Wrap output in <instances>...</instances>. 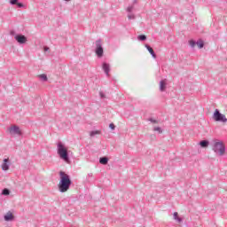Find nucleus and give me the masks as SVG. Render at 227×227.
I'll return each mask as SVG.
<instances>
[{"mask_svg": "<svg viewBox=\"0 0 227 227\" xmlns=\"http://www.w3.org/2000/svg\"><path fill=\"white\" fill-rule=\"evenodd\" d=\"M3 171H8L10 169V166L8 165V159L4 160V163L2 164Z\"/></svg>", "mask_w": 227, "mask_h": 227, "instance_id": "nucleus-9", "label": "nucleus"}, {"mask_svg": "<svg viewBox=\"0 0 227 227\" xmlns=\"http://www.w3.org/2000/svg\"><path fill=\"white\" fill-rule=\"evenodd\" d=\"M109 128H110L112 130H114V129H115L114 123H110Z\"/></svg>", "mask_w": 227, "mask_h": 227, "instance_id": "nucleus-23", "label": "nucleus"}, {"mask_svg": "<svg viewBox=\"0 0 227 227\" xmlns=\"http://www.w3.org/2000/svg\"><path fill=\"white\" fill-rule=\"evenodd\" d=\"M108 161L109 160L106 157L100 158L99 160L100 164H104V165L107 164Z\"/></svg>", "mask_w": 227, "mask_h": 227, "instance_id": "nucleus-15", "label": "nucleus"}, {"mask_svg": "<svg viewBox=\"0 0 227 227\" xmlns=\"http://www.w3.org/2000/svg\"><path fill=\"white\" fill-rule=\"evenodd\" d=\"M58 154L62 160H65V162H70L68 158V148H67V146H65L61 142L58 143Z\"/></svg>", "mask_w": 227, "mask_h": 227, "instance_id": "nucleus-2", "label": "nucleus"}, {"mask_svg": "<svg viewBox=\"0 0 227 227\" xmlns=\"http://www.w3.org/2000/svg\"><path fill=\"white\" fill-rule=\"evenodd\" d=\"M214 150L216 153H219V155H224V144H223V142H215Z\"/></svg>", "mask_w": 227, "mask_h": 227, "instance_id": "nucleus-4", "label": "nucleus"}, {"mask_svg": "<svg viewBox=\"0 0 227 227\" xmlns=\"http://www.w3.org/2000/svg\"><path fill=\"white\" fill-rule=\"evenodd\" d=\"M155 132H159V134H162V129L159 127L154 128Z\"/></svg>", "mask_w": 227, "mask_h": 227, "instance_id": "nucleus-20", "label": "nucleus"}, {"mask_svg": "<svg viewBox=\"0 0 227 227\" xmlns=\"http://www.w3.org/2000/svg\"><path fill=\"white\" fill-rule=\"evenodd\" d=\"M138 40H141L142 42H145V40H146V35H138Z\"/></svg>", "mask_w": 227, "mask_h": 227, "instance_id": "nucleus-18", "label": "nucleus"}, {"mask_svg": "<svg viewBox=\"0 0 227 227\" xmlns=\"http://www.w3.org/2000/svg\"><path fill=\"white\" fill-rule=\"evenodd\" d=\"M16 4L19 6V8H22V6H24V4H22L20 3H17Z\"/></svg>", "mask_w": 227, "mask_h": 227, "instance_id": "nucleus-25", "label": "nucleus"}, {"mask_svg": "<svg viewBox=\"0 0 227 227\" xmlns=\"http://www.w3.org/2000/svg\"><path fill=\"white\" fill-rule=\"evenodd\" d=\"M39 78L42 79L43 81H47V74H40Z\"/></svg>", "mask_w": 227, "mask_h": 227, "instance_id": "nucleus-19", "label": "nucleus"}, {"mask_svg": "<svg viewBox=\"0 0 227 227\" xmlns=\"http://www.w3.org/2000/svg\"><path fill=\"white\" fill-rule=\"evenodd\" d=\"M128 19H129V20L134 19V15H129Z\"/></svg>", "mask_w": 227, "mask_h": 227, "instance_id": "nucleus-26", "label": "nucleus"}, {"mask_svg": "<svg viewBox=\"0 0 227 227\" xmlns=\"http://www.w3.org/2000/svg\"><path fill=\"white\" fill-rule=\"evenodd\" d=\"M3 194H4V196H8V194H10V191H9L8 189H4V190L3 191Z\"/></svg>", "mask_w": 227, "mask_h": 227, "instance_id": "nucleus-21", "label": "nucleus"}, {"mask_svg": "<svg viewBox=\"0 0 227 227\" xmlns=\"http://www.w3.org/2000/svg\"><path fill=\"white\" fill-rule=\"evenodd\" d=\"M11 136H20L21 131L18 126H12L9 129Z\"/></svg>", "mask_w": 227, "mask_h": 227, "instance_id": "nucleus-6", "label": "nucleus"}, {"mask_svg": "<svg viewBox=\"0 0 227 227\" xmlns=\"http://www.w3.org/2000/svg\"><path fill=\"white\" fill-rule=\"evenodd\" d=\"M103 70L106 75H109L110 67L107 63H103Z\"/></svg>", "mask_w": 227, "mask_h": 227, "instance_id": "nucleus-10", "label": "nucleus"}, {"mask_svg": "<svg viewBox=\"0 0 227 227\" xmlns=\"http://www.w3.org/2000/svg\"><path fill=\"white\" fill-rule=\"evenodd\" d=\"M197 45H198L199 49H203V46L205 44L203 43V41H199V42H197Z\"/></svg>", "mask_w": 227, "mask_h": 227, "instance_id": "nucleus-17", "label": "nucleus"}, {"mask_svg": "<svg viewBox=\"0 0 227 227\" xmlns=\"http://www.w3.org/2000/svg\"><path fill=\"white\" fill-rule=\"evenodd\" d=\"M101 133H102V131H100V130H94V131L90 132V137H93L97 135H100Z\"/></svg>", "mask_w": 227, "mask_h": 227, "instance_id": "nucleus-13", "label": "nucleus"}, {"mask_svg": "<svg viewBox=\"0 0 227 227\" xmlns=\"http://www.w3.org/2000/svg\"><path fill=\"white\" fill-rule=\"evenodd\" d=\"M4 220H5V221H13V214H12V212H8V213L4 215Z\"/></svg>", "mask_w": 227, "mask_h": 227, "instance_id": "nucleus-11", "label": "nucleus"}, {"mask_svg": "<svg viewBox=\"0 0 227 227\" xmlns=\"http://www.w3.org/2000/svg\"><path fill=\"white\" fill-rule=\"evenodd\" d=\"M128 11H129V12H131V11H132V8H128Z\"/></svg>", "mask_w": 227, "mask_h": 227, "instance_id": "nucleus-28", "label": "nucleus"}, {"mask_svg": "<svg viewBox=\"0 0 227 227\" xmlns=\"http://www.w3.org/2000/svg\"><path fill=\"white\" fill-rule=\"evenodd\" d=\"M168 85V82L166 80H161L160 82V91H166V86Z\"/></svg>", "mask_w": 227, "mask_h": 227, "instance_id": "nucleus-8", "label": "nucleus"}, {"mask_svg": "<svg viewBox=\"0 0 227 227\" xmlns=\"http://www.w3.org/2000/svg\"><path fill=\"white\" fill-rule=\"evenodd\" d=\"M213 118L215 121H222L223 123H226L227 121L226 115L219 113L218 109L215 110Z\"/></svg>", "mask_w": 227, "mask_h": 227, "instance_id": "nucleus-3", "label": "nucleus"}, {"mask_svg": "<svg viewBox=\"0 0 227 227\" xmlns=\"http://www.w3.org/2000/svg\"><path fill=\"white\" fill-rule=\"evenodd\" d=\"M189 44L191 45V47H194L196 45V43L194 41L191 40L189 42Z\"/></svg>", "mask_w": 227, "mask_h": 227, "instance_id": "nucleus-22", "label": "nucleus"}, {"mask_svg": "<svg viewBox=\"0 0 227 227\" xmlns=\"http://www.w3.org/2000/svg\"><path fill=\"white\" fill-rule=\"evenodd\" d=\"M201 148H207V146H208V141L207 140H203L200 143Z\"/></svg>", "mask_w": 227, "mask_h": 227, "instance_id": "nucleus-14", "label": "nucleus"}, {"mask_svg": "<svg viewBox=\"0 0 227 227\" xmlns=\"http://www.w3.org/2000/svg\"><path fill=\"white\" fill-rule=\"evenodd\" d=\"M96 54L98 58L104 56V48H102V42L96 41Z\"/></svg>", "mask_w": 227, "mask_h": 227, "instance_id": "nucleus-5", "label": "nucleus"}, {"mask_svg": "<svg viewBox=\"0 0 227 227\" xmlns=\"http://www.w3.org/2000/svg\"><path fill=\"white\" fill-rule=\"evenodd\" d=\"M44 51H49V47H44Z\"/></svg>", "mask_w": 227, "mask_h": 227, "instance_id": "nucleus-27", "label": "nucleus"}, {"mask_svg": "<svg viewBox=\"0 0 227 227\" xmlns=\"http://www.w3.org/2000/svg\"><path fill=\"white\" fill-rule=\"evenodd\" d=\"M10 3L11 4H17V0H11Z\"/></svg>", "mask_w": 227, "mask_h": 227, "instance_id": "nucleus-24", "label": "nucleus"}, {"mask_svg": "<svg viewBox=\"0 0 227 227\" xmlns=\"http://www.w3.org/2000/svg\"><path fill=\"white\" fill-rule=\"evenodd\" d=\"M147 51L150 52V54L153 56V58H157L155 55V51H153V49L148 45H145Z\"/></svg>", "mask_w": 227, "mask_h": 227, "instance_id": "nucleus-12", "label": "nucleus"}, {"mask_svg": "<svg viewBox=\"0 0 227 227\" xmlns=\"http://www.w3.org/2000/svg\"><path fill=\"white\" fill-rule=\"evenodd\" d=\"M14 38L18 43H26V42H27V38H26L24 35H15Z\"/></svg>", "mask_w": 227, "mask_h": 227, "instance_id": "nucleus-7", "label": "nucleus"}, {"mask_svg": "<svg viewBox=\"0 0 227 227\" xmlns=\"http://www.w3.org/2000/svg\"><path fill=\"white\" fill-rule=\"evenodd\" d=\"M59 175V190L60 192H67L70 189V185H72V180L70 179V176L63 171H60Z\"/></svg>", "mask_w": 227, "mask_h": 227, "instance_id": "nucleus-1", "label": "nucleus"}, {"mask_svg": "<svg viewBox=\"0 0 227 227\" xmlns=\"http://www.w3.org/2000/svg\"><path fill=\"white\" fill-rule=\"evenodd\" d=\"M174 219H175L176 221H177V223H182V218H179V217H178V213H177V212H175V213H174Z\"/></svg>", "mask_w": 227, "mask_h": 227, "instance_id": "nucleus-16", "label": "nucleus"}]
</instances>
